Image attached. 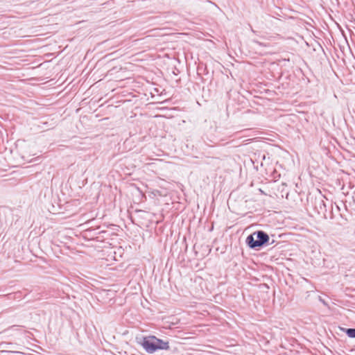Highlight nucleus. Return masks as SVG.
I'll return each mask as SVG.
<instances>
[{"label":"nucleus","mask_w":355,"mask_h":355,"mask_svg":"<svg viewBox=\"0 0 355 355\" xmlns=\"http://www.w3.org/2000/svg\"><path fill=\"white\" fill-rule=\"evenodd\" d=\"M346 334L350 338H355V329H347Z\"/></svg>","instance_id":"nucleus-3"},{"label":"nucleus","mask_w":355,"mask_h":355,"mask_svg":"<svg viewBox=\"0 0 355 355\" xmlns=\"http://www.w3.org/2000/svg\"><path fill=\"white\" fill-rule=\"evenodd\" d=\"M253 42L260 46H268V44H265V43H263V42H261L259 41H257V40H254Z\"/></svg>","instance_id":"nucleus-4"},{"label":"nucleus","mask_w":355,"mask_h":355,"mask_svg":"<svg viewBox=\"0 0 355 355\" xmlns=\"http://www.w3.org/2000/svg\"><path fill=\"white\" fill-rule=\"evenodd\" d=\"M268 235L261 231L254 232L247 238V242L249 246L252 248L261 246L263 244L268 242Z\"/></svg>","instance_id":"nucleus-2"},{"label":"nucleus","mask_w":355,"mask_h":355,"mask_svg":"<svg viewBox=\"0 0 355 355\" xmlns=\"http://www.w3.org/2000/svg\"><path fill=\"white\" fill-rule=\"evenodd\" d=\"M141 345L144 349L150 354L158 349H168L169 348L168 342H164L155 336L144 338Z\"/></svg>","instance_id":"nucleus-1"}]
</instances>
